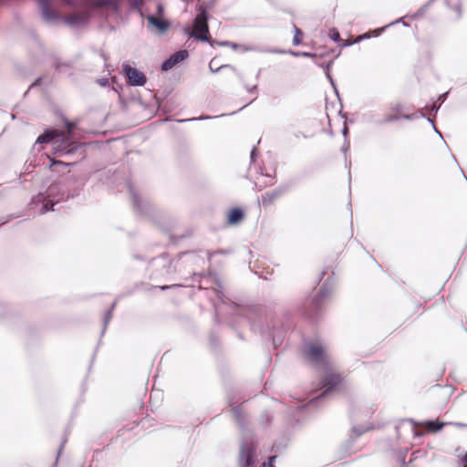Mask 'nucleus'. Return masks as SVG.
Masks as SVG:
<instances>
[{
	"label": "nucleus",
	"instance_id": "f257e3e1",
	"mask_svg": "<svg viewBox=\"0 0 467 467\" xmlns=\"http://www.w3.org/2000/svg\"><path fill=\"white\" fill-rule=\"evenodd\" d=\"M207 20V12L202 10L193 21L192 30L186 28V34L201 41H209L210 32Z\"/></svg>",
	"mask_w": 467,
	"mask_h": 467
},
{
	"label": "nucleus",
	"instance_id": "f03ea898",
	"mask_svg": "<svg viewBox=\"0 0 467 467\" xmlns=\"http://www.w3.org/2000/svg\"><path fill=\"white\" fill-rule=\"evenodd\" d=\"M304 357L309 362L315 365L327 364V358L323 345L317 342H312L306 345Z\"/></svg>",
	"mask_w": 467,
	"mask_h": 467
},
{
	"label": "nucleus",
	"instance_id": "7ed1b4c3",
	"mask_svg": "<svg viewBox=\"0 0 467 467\" xmlns=\"http://www.w3.org/2000/svg\"><path fill=\"white\" fill-rule=\"evenodd\" d=\"M345 378L340 373L334 370H327L320 382L321 387L326 389L320 396L324 397L331 391L341 390Z\"/></svg>",
	"mask_w": 467,
	"mask_h": 467
},
{
	"label": "nucleus",
	"instance_id": "20e7f679",
	"mask_svg": "<svg viewBox=\"0 0 467 467\" xmlns=\"http://www.w3.org/2000/svg\"><path fill=\"white\" fill-rule=\"evenodd\" d=\"M238 461L241 467H254L258 462L257 444L254 441L242 444Z\"/></svg>",
	"mask_w": 467,
	"mask_h": 467
},
{
	"label": "nucleus",
	"instance_id": "39448f33",
	"mask_svg": "<svg viewBox=\"0 0 467 467\" xmlns=\"http://www.w3.org/2000/svg\"><path fill=\"white\" fill-rule=\"evenodd\" d=\"M66 127H67V131L65 132V136L61 137V140L54 141V144H55L54 150L57 152L68 154V153L73 152L75 150V146H73L75 144V142H72L70 140L71 133L74 130L75 125L73 123L67 121L66 123Z\"/></svg>",
	"mask_w": 467,
	"mask_h": 467
},
{
	"label": "nucleus",
	"instance_id": "423d86ee",
	"mask_svg": "<svg viewBox=\"0 0 467 467\" xmlns=\"http://www.w3.org/2000/svg\"><path fill=\"white\" fill-rule=\"evenodd\" d=\"M287 192V187L282 186L275 190L265 192L261 196V203L265 208L273 205L281 196Z\"/></svg>",
	"mask_w": 467,
	"mask_h": 467
},
{
	"label": "nucleus",
	"instance_id": "0eeeda50",
	"mask_svg": "<svg viewBox=\"0 0 467 467\" xmlns=\"http://www.w3.org/2000/svg\"><path fill=\"white\" fill-rule=\"evenodd\" d=\"M123 70L130 85L143 86L146 83L145 75L137 68H134L130 65H124Z\"/></svg>",
	"mask_w": 467,
	"mask_h": 467
},
{
	"label": "nucleus",
	"instance_id": "6e6552de",
	"mask_svg": "<svg viewBox=\"0 0 467 467\" xmlns=\"http://www.w3.org/2000/svg\"><path fill=\"white\" fill-rule=\"evenodd\" d=\"M244 219V212L240 207H234L227 212L226 223L228 225H237Z\"/></svg>",
	"mask_w": 467,
	"mask_h": 467
},
{
	"label": "nucleus",
	"instance_id": "1a4fd4ad",
	"mask_svg": "<svg viewBox=\"0 0 467 467\" xmlns=\"http://www.w3.org/2000/svg\"><path fill=\"white\" fill-rule=\"evenodd\" d=\"M65 136V131H60L57 130H46L43 134H41L37 140L36 142L38 143H48L53 140H60L61 137Z\"/></svg>",
	"mask_w": 467,
	"mask_h": 467
},
{
	"label": "nucleus",
	"instance_id": "9d476101",
	"mask_svg": "<svg viewBox=\"0 0 467 467\" xmlns=\"http://www.w3.org/2000/svg\"><path fill=\"white\" fill-rule=\"evenodd\" d=\"M188 57V52L186 50H181L174 53L169 59L164 61L162 64L163 70H169L172 68L176 64L184 60Z\"/></svg>",
	"mask_w": 467,
	"mask_h": 467
},
{
	"label": "nucleus",
	"instance_id": "9b49d317",
	"mask_svg": "<svg viewBox=\"0 0 467 467\" xmlns=\"http://www.w3.org/2000/svg\"><path fill=\"white\" fill-rule=\"evenodd\" d=\"M209 67L210 69L213 71V72H217V71H223L226 73V76L231 78V77H234V76H238V72L236 70V68L234 67H232L230 65H223V66H220V67H217L216 68L213 67V60H212L209 64Z\"/></svg>",
	"mask_w": 467,
	"mask_h": 467
},
{
	"label": "nucleus",
	"instance_id": "f8f14e48",
	"mask_svg": "<svg viewBox=\"0 0 467 467\" xmlns=\"http://www.w3.org/2000/svg\"><path fill=\"white\" fill-rule=\"evenodd\" d=\"M275 183V177L272 176H261L255 182V187L258 191H262L267 186H273Z\"/></svg>",
	"mask_w": 467,
	"mask_h": 467
},
{
	"label": "nucleus",
	"instance_id": "ddd939ff",
	"mask_svg": "<svg viewBox=\"0 0 467 467\" xmlns=\"http://www.w3.org/2000/svg\"><path fill=\"white\" fill-rule=\"evenodd\" d=\"M148 20L152 26L157 27L160 31H165L169 27V24L166 21L161 20L158 17L151 16L148 17Z\"/></svg>",
	"mask_w": 467,
	"mask_h": 467
},
{
	"label": "nucleus",
	"instance_id": "4468645a",
	"mask_svg": "<svg viewBox=\"0 0 467 467\" xmlns=\"http://www.w3.org/2000/svg\"><path fill=\"white\" fill-rule=\"evenodd\" d=\"M399 112H400V106H396L395 108L391 109L390 113H387L384 115L382 121L387 123V122H391V121L399 119H400Z\"/></svg>",
	"mask_w": 467,
	"mask_h": 467
},
{
	"label": "nucleus",
	"instance_id": "2eb2a0df",
	"mask_svg": "<svg viewBox=\"0 0 467 467\" xmlns=\"http://www.w3.org/2000/svg\"><path fill=\"white\" fill-rule=\"evenodd\" d=\"M423 425L427 431L435 432L440 431L443 427L444 423L439 422L438 420H430L423 423Z\"/></svg>",
	"mask_w": 467,
	"mask_h": 467
},
{
	"label": "nucleus",
	"instance_id": "dca6fc26",
	"mask_svg": "<svg viewBox=\"0 0 467 467\" xmlns=\"http://www.w3.org/2000/svg\"><path fill=\"white\" fill-rule=\"evenodd\" d=\"M294 30H295V36L293 38V44L295 46H298L303 41V32L296 25H294Z\"/></svg>",
	"mask_w": 467,
	"mask_h": 467
},
{
	"label": "nucleus",
	"instance_id": "f3484780",
	"mask_svg": "<svg viewBox=\"0 0 467 467\" xmlns=\"http://www.w3.org/2000/svg\"><path fill=\"white\" fill-rule=\"evenodd\" d=\"M52 163L50 165V169L51 171H59V167H67L69 165V163L67 162H64V161H55V160H51Z\"/></svg>",
	"mask_w": 467,
	"mask_h": 467
},
{
	"label": "nucleus",
	"instance_id": "a211bd4d",
	"mask_svg": "<svg viewBox=\"0 0 467 467\" xmlns=\"http://www.w3.org/2000/svg\"><path fill=\"white\" fill-rule=\"evenodd\" d=\"M369 36L368 34H365V35H362V36H358L354 41L353 43H358L359 41H361L362 39H365V38H368ZM352 42H345L342 46L343 47H346V46H349L351 45Z\"/></svg>",
	"mask_w": 467,
	"mask_h": 467
},
{
	"label": "nucleus",
	"instance_id": "6ab92c4d",
	"mask_svg": "<svg viewBox=\"0 0 467 467\" xmlns=\"http://www.w3.org/2000/svg\"><path fill=\"white\" fill-rule=\"evenodd\" d=\"M330 37H331L335 42H338V41H340V40H341V38H340V35H339L338 31H337V30H336V29H332V30L330 31Z\"/></svg>",
	"mask_w": 467,
	"mask_h": 467
},
{
	"label": "nucleus",
	"instance_id": "aec40b11",
	"mask_svg": "<svg viewBox=\"0 0 467 467\" xmlns=\"http://www.w3.org/2000/svg\"><path fill=\"white\" fill-rule=\"evenodd\" d=\"M275 459H276V456L269 457L268 462H265L263 463L262 467H275V464H274Z\"/></svg>",
	"mask_w": 467,
	"mask_h": 467
},
{
	"label": "nucleus",
	"instance_id": "412c9836",
	"mask_svg": "<svg viewBox=\"0 0 467 467\" xmlns=\"http://www.w3.org/2000/svg\"><path fill=\"white\" fill-rule=\"evenodd\" d=\"M103 2V4L105 5H116L118 0H101Z\"/></svg>",
	"mask_w": 467,
	"mask_h": 467
},
{
	"label": "nucleus",
	"instance_id": "4be33fe9",
	"mask_svg": "<svg viewBox=\"0 0 467 467\" xmlns=\"http://www.w3.org/2000/svg\"><path fill=\"white\" fill-rule=\"evenodd\" d=\"M461 461L463 462V467H467V451L461 456Z\"/></svg>",
	"mask_w": 467,
	"mask_h": 467
},
{
	"label": "nucleus",
	"instance_id": "5701e85b",
	"mask_svg": "<svg viewBox=\"0 0 467 467\" xmlns=\"http://www.w3.org/2000/svg\"><path fill=\"white\" fill-rule=\"evenodd\" d=\"M454 426L458 427V428H467V424L465 423H461V422H455V423H452Z\"/></svg>",
	"mask_w": 467,
	"mask_h": 467
},
{
	"label": "nucleus",
	"instance_id": "b1692460",
	"mask_svg": "<svg viewBox=\"0 0 467 467\" xmlns=\"http://www.w3.org/2000/svg\"><path fill=\"white\" fill-rule=\"evenodd\" d=\"M173 286H179V285H162V286H160V288L161 290H166V289H169L171 287H173Z\"/></svg>",
	"mask_w": 467,
	"mask_h": 467
},
{
	"label": "nucleus",
	"instance_id": "393cba45",
	"mask_svg": "<svg viewBox=\"0 0 467 467\" xmlns=\"http://www.w3.org/2000/svg\"><path fill=\"white\" fill-rule=\"evenodd\" d=\"M318 301H319V299H314V300L312 301V304H313V305H315V306H317Z\"/></svg>",
	"mask_w": 467,
	"mask_h": 467
},
{
	"label": "nucleus",
	"instance_id": "a878e982",
	"mask_svg": "<svg viewBox=\"0 0 467 467\" xmlns=\"http://www.w3.org/2000/svg\"><path fill=\"white\" fill-rule=\"evenodd\" d=\"M303 56H304V57H312V54H310V53H304V54H303Z\"/></svg>",
	"mask_w": 467,
	"mask_h": 467
}]
</instances>
